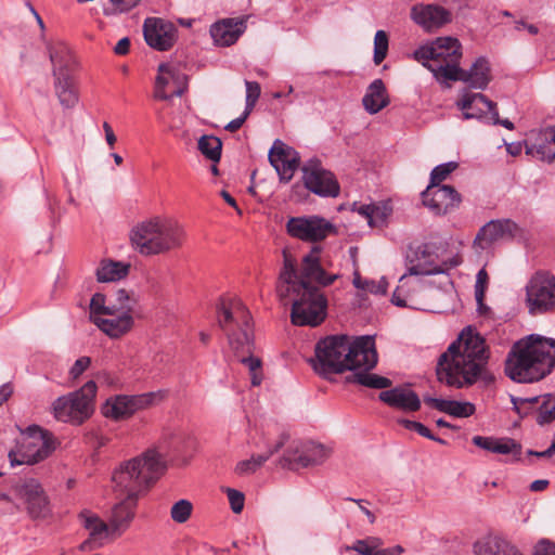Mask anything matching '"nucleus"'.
I'll return each mask as SVG.
<instances>
[{
	"mask_svg": "<svg viewBox=\"0 0 555 555\" xmlns=\"http://www.w3.org/2000/svg\"><path fill=\"white\" fill-rule=\"evenodd\" d=\"M167 470L166 450L147 448L141 454L121 462L112 473L113 489L126 496L114 504L107 517L113 538L121 537L131 526L140 495L150 490Z\"/></svg>",
	"mask_w": 555,
	"mask_h": 555,
	"instance_id": "obj_1",
	"label": "nucleus"
},
{
	"mask_svg": "<svg viewBox=\"0 0 555 555\" xmlns=\"http://www.w3.org/2000/svg\"><path fill=\"white\" fill-rule=\"evenodd\" d=\"M487 362L485 339L470 328L464 330L439 357L437 377L450 387H468L481 376Z\"/></svg>",
	"mask_w": 555,
	"mask_h": 555,
	"instance_id": "obj_2",
	"label": "nucleus"
},
{
	"mask_svg": "<svg viewBox=\"0 0 555 555\" xmlns=\"http://www.w3.org/2000/svg\"><path fill=\"white\" fill-rule=\"evenodd\" d=\"M276 294L283 305H292L291 320L297 326H318L326 318L327 299L317 287L298 280L296 259L283 251V268Z\"/></svg>",
	"mask_w": 555,
	"mask_h": 555,
	"instance_id": "obj_3",
	"label": "nucleus"
},
{
	"mask_svg": "<svg viewBox=\"0 0 555 555\" xmlns=\"http://www.w3.org/2000/svg\"><path fill=\"white\" fill-rule=\"evenodd\" d=\"M555 369V339L539 334L527 335L509 349L504 372L516 383H535Z\"/></svg>",
	"mask_w": 555,
	"mask_h": 555,
	"instance_id": "obj_4",
	"label": "nucleus"
},
{
	"mask_svg": "<svg viewBox=\"0 0 555 555\" xmlns=\"http://www.w3.org/2000/svg\"><path fill=\"white\" fill-rule=\"evenodd\" d=\"M218 324L228 336L231 348L237 354L242 353L240 361L248 367L253 386H259L262 382L261 361L250 354L253 349L250 314L241 299L236 297L221 299Z\"/></svg>",
	"mask_w": 555,
	"mask_h": 555,
	"instance_id": "obj_5",
	"label": "nucleus"
},
{
	"mask_svg": "<svg viewBox=\"0 0 555 555\" xmlns=\"http://www.w3.org/2000/svg\"><path fill=\"white\" fill-rule=\"evenodd\" d=\"M185 230L177 220L155 216L138 222L129 233L132 248L142 256H156L182 247Z\"/></svg>",
	"mask_w": 555,
	"mask_h": 555,
	"instance_id": "obj_6",
	"label": "nucleus"
},
{
	"mask_svg": "<svg viewBox=\"0 0 555 555\" xmlns=\"http://www.w3.org/2000/svg\"><path fill=\"white\" fill-rule=\"evenodd\" d=\"M414 59L429 69L440 81H456L462 59V44L456 38L440 37L414 51Z\"/></svg>",
	"mask_w": 555,
	"mask_h": 555,
	"instance_id": "obj_7",
	"label": "nucleus"
},
{
	"mask_svg": "<svg viewBox=\"0 0 555 555\" xmlns=\"http://www.w3.org/2000/svg\"><path fill=\"white\" fill-rule=\"evenodd\" d=\"M459 263L442 241L424 243L416 247L412 256H408L409 274L415 276L446 273Z\"/></svg>",
	"mask_w": 555,
	"mask_h": 555,
	"instance_id": "obj_8",
	"label": "nucleus"
},
{
	"mask_svg": "<svg viewBox=\"0 0 555 555\" xmlns=\"http://www.w3.org/2000/svg\"><path fill=\"white\" fill-rule=\"evenodd\" d=\"M98 386L88 380L80 389L59 397L52 404L54 417L63 423L80 425L94 411Z\"/></svg>",
	"mask_w": 555,
	"mask_h": 555,
	"instance_id": "obj_9",
	"label": "nucleus"
},
{
	"mask_svg": "<svg viewBox=\"0 0 555 555\" xmlns=\"http://www.w3.org/2000/svg\"><path fill=\"white\" fill-rule=\"evenodd\" d=\"M55 439L51 433L39 426H29L22 433L16 450L9 453L12 466L33 465L47 459L55 450Z\"/></svg>",
	"mask_w": 555,
	"mask_h": 555,
	"instance_id": "obj_10",
	"label": "nucleus"
},
{
	"mask_svg": "<svg viewBox=\"0 0 555 555\" xmlns=\"http://www.w3.org/2000/svg\"><path fill=\"white\" fill-rule=\"evenodd\" d=\"M313 370L323 376L347 370L348 336H328L315 346V357L309 360Z\"/></svg>",
	"mask_w": 555,
	"mask_h": 555,
	"instance_id": "obj_11",
	"label": "nucleus"
},
{
	"mask_svg": "<svg viewBox=\"0 0 555 555\" xmlns=\"http://www.w3.org/2000/svg\"><path fill=\"white\" fill-rule=\"evenodd\" d=\"M526 304L531 314L555 309V276L545 271L534 273L526 285Z\"/></svg>",
	"mask_w": 555,
	"mask_h": 555,
	"instance_id": "obj_12",
	"label": "nucleus"
},
{
	"mask_svg": "<svg viewBox=\"0 0 555 555\" xmlns=\"http://www.w3.org/2000/svg\"><path fill=\"white\" fill-rule=\"evenodd\" d=\"M285 228L288 235L308 243L321 242L336 232L330 220L318 215L291 217Z\"/></svg>",
	"mask_w": 555,
	"mask_h": 555,
	"instance_id": "obj_13",
	"label": "nucleus"
},
{
	"mask_svg": "<svg viewBox=\"0 0 555 555\" xmlns=\"http://www.w3.org/2000/svg\"><path fill=\"white\" fill-rule=\"evenodd\" d=\"M302 181L307 190L321 197H337L340 186L335 176L319 159H309L302 166Z\"/></svg>",
	"mask_w": 555,
	"mask_h": 555,
	"instance_id": "obj_14",
	"label": "nucleus"
},
{
	"mask_svg": "<svg viewBox=\"0 0 555 555\" xmlns=\"http://www.w3.org/2000/svg\"><path fill=\"white\" fill-rule=\"evenodd\" d=\"M188 88V76L175 64L162 63L154 85V98L167 101L181 96Z\"/></svg>",
	"mask_w": 555,
	"mask_h": 555,
	"instance_id": "obj_15",
	"label": "nucleus"
},
{
	"mask_svg": "<svg viewBox=\"0 0 555 555\" xmlns=\"http://www.w3.org/2000/svg\"><path fill=\"white\" fill-rule=\"evenodd\" d=\"M162 399L156 392L143 393L140 396H115L109 398L102 408L105 417L122 420L131 416L138 410L145 409L153 404L155 399Z\"/></svg>",
	"mask_w": 555,
	"mask_h": 555,
	"instance_id": "obj_16",
	"label": "nucleus"
},
{
	"mask_svg": "<svg viewBox=\"0 0 555 555\" xmlns=\"http://www.w3.org/2000/svg\"><path fill=\"white\" fill-rule=\"evenodd\" d=\"M321 251L322 247L313 246L310 251L302 257L300 273L298 272L299 281H305L307 284L314 282L325 287L332 285L339 278V273L328 272L326 270L330 263L321 258Z\"/></svg>",
	"mask_w": 555,
	"mask_h": 555,
	"instance_id": "obj_17",
	"label": "nucleus"
},
{
	"mask_svg": "<svg viewBox=\"0 0 555 555\" xmlns=\"http://www.w3.org/2000/svg\"><path fill=\"white\" fill-rule=\"evenodd\" d=\"M331 454V449L313 441L299 443L284 454L281 463L284 467H307L323 463Z\"/></svg>",
	"mask_w": 555,
	"mask_h": 555,
	"instance_id": "obj_18",
	"label": "nucleus"
},
{
	"mask_svg": "<svg viewBox=\"0 0 555 555\" xmlns=\"http://www.w3.org/2000/svg\"><path fill=\"white\" fill-rule=\"evenodd\" d=\"M377 364V351L373 336H360L348 339L347 370L370 371Z\"/></svg>",
	"mask_w": 555,
	"mask_h": 555,
	"instance_id": "obj_19",
	"label": "nucleus"
},
{
	"mask_svg": "<svg viewBox=\"0 0 555 555\" xmlns=\"http://www.w3.org/2000/svg\"><path fill=\"white\" fill-rule=\"evenodd\" d=\"M422 198L423 204L435 215L448 214L461 203V195L451 185H428Z\"/></svg>",
	"mask_w": 555,
	"mask_h": 555,
	"instance_id": "obj_20",
	"label": "nucleus"
},
{
	"mask_svg": "<svg viewBox=\"0 0 555 555\" xmlns=\"http://www.w3.org/2000/svg\"><path fill=\"white\" fill-rule=\"evenodd\" d=\"M518 231L517 223L511 219L491 220L478 231L474 240V246L479 249H487L496 242L515 237Z\"/></svg>",
	"mask_w": 555,
	"mask_h": 555,
	"instance_id": "obj_21",
	"label": "nucleus"
},
{
	"mask_svg": "<svg viewBox=\"0 0 555 555\" xmlns=\"http://www.w3.org/2000/svg\"><path fill=\"white\" fill-rule=\"evenodd\" d=\"M143 34L146 43L158 51L170 49L177 38L176 26L165 20L149 17L143 25Z\"/></svg>",
	"mask_w": 555,
	"mask_h": 555,
	"instance_id": "obj_22",
	"label": "nucleus"
},
{
	"mask_svg": "<svg viewBox=\"0 0 555 555\" xmlns=\"http://www.w3.org/2000/svg\"><path fill=\"white\" fill-rule=\"evenodd\" d=\"M269 162L276 170L280 180L288 182L299 165L298 153L281 140H275L270 152Z\"/></svg>",
	"mask_w": 555,
	"mask_h": 555,
	"instance_id": "obj_23",
	"label": "nucleus"
},
{
	"mask_svg": "<svg viewBox=\"0 0 555 555\" xmlns=\"http://www.w3.org/2000/svg\"><path fill=\"white\" fill-rule=\"evenodd\" d=\"M410 15L412 21L427 33L436 31L451 22V13L436 4H415Z\"/></svg>",
	"mask_w": 555,
	"mask_h": 555,
	"instance_id": "obj_24",
	"label": "nucleus"
},
{
	"mask_svg": "<svg viewBox=\"0 0 555 555\" xmlns=\"http://www.w3.org/2000/svg\"><path fill=\"white\" fill-rule=\"evenodd\" d=\"M79 518L83 527L89 531V539L80 544L81 551H92L102 546L107 539H114L108 521L105 522L88 511L81 512Z\"/></svg>",
	"mask_w": 555,
	"mask_h": 555,
	"instance_id": "obj_25",
	"label": "nucleus"
},
{
	"mask_svg": "<svg viewBox=\"0 0 555 555\" xmlns=\"http://www.w3.org/2000/svg\"><path fill=\"white\" fill-rule=\"evenodd\" d=\"M455 106L463 113V119H481L492 113L496 104L482 93H474L463 89Z\"/></svg>",
	"mask_w": 555,
	"mask_h": 555,
	"instance_id": "obj_26",
	"label": "nucleus"
},
{
	"mask_svg": "<svg viewBox=\"0 0 555 555\" xmlns=\"http://www.w3.org/2000/svg\"><path fill=\"white\" fill-rule=\"evenodd\" d=\"M245 29L243 18H224L211 25L210 36L216 44L229 47L237 41Z\"/></svg>",
	"mask_w": 555,
	"mask_h": 555,
	"instance_id": "obj_27",
	"label": "nucleus"
},
{
	"mask_svg": "<svg viewBox=\"0 0 555 555\" xmlns=\"http://www.w3.org/2000/svg\"><path fill=\"white\" fill-rule=\"evenodd\" d=\"M491 79L490 63L483 56L478 57L467 70L459 67L456 73V81H463L470 88L478 90H485Z\"/></svg>",
	"mask_w": 555,
	"mask_h": 555,
	"instance_id": "obj_28",
	"label": "nucleus"
},
{
	"mask_svg": "<svg viewBox=\"0 0 555 555\" xmlns=\"http://www.w3.org/2000/svg\"><path fill=\"white\" fill-rule=\"evenodd\" d=\"M94 324L111 338H119L131 331L134 325L132 314L106 313L94 317Z\"/></svg>",
	"mask_w": 555,
	"mask_h": 555,
	"instance_id": "obj_29",
	"label": "nucleus"
},
{
	"mask_svg": "<svg viewBox=\"0 0 555 555\" xmlns=\"http://www.w3.org/2000/svg\"><path fill=\"white\" fill-rule=\"evenodd\" d=\"M473 443L489 452L508 455L511 457L509 461L512 462L519 461L521 455V446L514 439L507 437L496 438L475 436L473 437Z\"/></svg>",
	"mask_w": 555,
	"mask_h": 555,
	"instance_id": "obj_30",
	"label": "nucleus"
},
{
	"mask_svg": "<svg viewBox=\"0 0 555 555\" xmlns=\"http://www.w3.org/2000/svg\"><path fill=\"white\" fill-rule=\"evenodd\" d=\"M379 399L389 406L403 411L414 412L421 408L418 396L406 387H396L390 390H384L379 393Z\"/></svg>",
	"mask_w": 555,
	"mask_h": 555,
	"instance_id": "obj_31",
	"label": "nucleus"
},
{
	"mask_svg": "<svg viewBox=\"0 0 555 555\" xmlns=\"http://www.w3.org/2000/svg\"><path fill=\"white\" fill-rule=\"evenodd\" d=\"M526 154L552 163L555 159V126L542 130L534 143L527 144Z\"/></svg>",
	"mask_w": 555,
	"mask_h": 555,
	"instance_id": "obj_32",
	"label": "nucleus"
},
{
	"mask_svg": "<svg viewBox=\"0 0 555 555\" xmlns=\"http://www.w3.org/2000/svg\"><path fill=\"white\" fill-rule=\"evenodd\" d=\"M48 50L52 63L53 78L69 76V70L75 64V59L69 47L64 42L57 41L50 44Z\"/></svg>",
	"mask_w": 555,
	"mask_h": 555,
	"instance_id": "obj_33",
	"label": "nucleus"
},
{
	"mask_svg": "<svg viewBox=\"0 0 555 555\" xmlns=\"http://www.w3.org/2000/svg\"><path fill=\"white\" fill-rule=\"evenodd\" d=\"M476 555H524L522 552L509 541L499 537H487L474 544Z\"/></svg>",
	"mask_w": 555,
	"mask_h": 555,
	"instance_id": "obj_34",
	"label": "nucleus"
},
{
	"mask_svg": "<svg viewBox=\"0 0 555 555\" xmlns=\"http://www.w3.org/2000/svg\"><path fill=\"white\" fill-rule=\"evenodd\" d=\"M364 109L369 114H377L389 104L386 86L382 79L373 80L362 99Z\"/></svg>",
	"mask_w": 555,
	"mask_h": 555,
	"instance_id": "obj_35",
	"label": "nucleus"
},
{
	"mask_svg": "<svg viewBox=\"0 0 555 555\" xmlns=\"http://www.w3.org/2000/svg\"><path fill=\"white\" fill-rule=\"evenodd\" d=\"M130 271V263L113 259H102L95 270L100 283L117 282L125 279Z\"/></svg>",
	"mask_w": 555,
	"mask_h": 555,
	"instance_id": "obj_36",
	"label": "nucleus"
},
{
	"mask_svg": "<svg viewBox=\"0 0 555 555\" xmlns=\"http://www.w3.org/2000/svg\"><path fill=\"white\" fill-rule=\"evenodd\" d=\"M288 436L283 434L273 447H270L263 454L253 455L250 459L243 460L236 464L235 473L237 475H249L261 467L274 453L282 449L287 441Z\"/></svg>",
	"mask_w": 555,
	"mask_h": 555,
	"instance_id": "obj_37",
	"label": "nucleus"
},
{
	"mask_svg": "<svg viewBox=\"0 0 555 555\" xmlns=\"http://www.w3.org/2000/svg\"><path fill=\"white\" fill-rule=\"evenodd\" d=\"M425 403L431 408L454 417H468L475 413V405L467 401L444 400L438 398H425Z\"/></svg>",
	"mask_w": 555,
	"mask_h": 555,
	"instance_id": "obj_38",
	"label": "nucleus"
},
{
	"mask_svg": "<svg viewBox=\"0 0 555 555\" xmlns=\"http://www.w3.org/2000/svg\"><path fill=\"white\" fill-rule=\"evenodd\" d=\"M54 91L64 108H73L77 105L79 94L70 75L54 78Z\"/></svg>",
	"mask_w": 555,
	"mask_h": 555,
	"instance_id": "obj_39",
	"label": "nucleus"
},
{
	"mask_svg": "<svg viewBox=\"0 0 555 555\" xmlns=\"http://www.w3.org/2000/svg\"><path fill=\"white\" fill-rule=\"evenodd\" d=\"M112 313H128L133 315L138 299L133 292L119 288L109 296Z\"/></svg>",
	"mask_w": 555,
	"mask_h": 555,
	"instance_id": "obj_40",
	"label": "nucleus"
},
{
	"mask_svg": "<svg viewBox=\"0 0 555 555\" xmlns=\"http://www.w3.org/2000/svg\"><path fill=\"white\" fill-rule=\"evenodd\" d=\"M410 276L408 271L399 279V285L391 297V302L397 307H408V299L411 298L412 292L420 285L417 280H411Z\"/></svg>",
	"mask_w": 555,
	"mask_h": 555,
	"instance_id": "obj_41",
	"label": "nucleus"
},
{
	"mask_svg": "<svg viewBox=\"0 0 555 555\" xmlns=\"http://www.w3.org/2000/svg\"><path fill=\"white\" fill-rule=\"evenodd\" d=\"M352 284L357 289L373 295H385L389 286L386 278L383 276L377 281L363 279L358 270L353 272Z\"/></svg>",
	"mask_w": 555,
	"mask_h": 555,
	"instance_id": "obj_42",
	"label": "nucleus"
},
{
	"mask_svg": "<svg viewBox=\"0 0 555 555\" xmlns=\"http://www.w3.org/2000/svg\"><path fill=\"white\" fill-rule=\"evenodd\" d=\"M222 142L215 135H202L198 140L199 152L211 162H219Z\"/></svg>",
	"mask_w": 555,
	"mask_h": 555,
	"instance_id": "obj_43",
	"label": "nucleus"
},
{
	"mask_svg": "<svg viewBox=\"0 0 555 555\" xmlns=\"http://www.w3.org/2000/svg\"><path fill=\"white\" fill-rule=\"evenodd\" d=\"M14 492L18 499L25 504L28 503L33 498H36L43 492L40 483L35 479H26L17 482L14 486Z\"/></svg>",
	"mask_w": 555,
	"mask_h": 555,
	"instance_id": "obj_44",
	"label": "nucleus"
},
{
	"mask_svg": "<svg viewBox=\"0 0 555 555\" xmlns=\"http://www.w3.org/2000/svg\"><path fill=\"white\" fill-rule=\"evenodd\" d=\"M354 380L362 386L374 389H385L391 385V380L389 378L369 373V371L356 373Z\"/></svg>",
	"mask_w": 555,
	"mask_h": 555,
	"instance_id": "obj_45",
	"label": "nucleus"
},
{
	"mask_svg": "<svg viewBox=\"0 0 555 555\" xmlns=\"http://www.w3.org/2000/svg\"><path fill=\"white\" fill-rule=\"evenodd\" d=\"M26 507L33 518H44L50 514L49 501L44 491L26 503Z\"/></svg>",
	"mask_w": 555,
	"mask_h": 555,
	"instance_id": "obj_46",
	"label": "nucleus"
},
{
	"mask_svg": "<svg viewBox=\"0 0 555 555\" xmlns=\"http://www.w3.org/2000/svg\"><path fill=\"white\" fill-rule=\"evenodd\" d=\"M192 511V503L189 500L181 499L171 506L170 517L178 524H184L190 519Z\"/></svg>",
	"mask_w": 555,
	"mask_h": 555,
	"instance_id": "obj_47",
	"label": "nucleus"
},
{
	"mask_svg": "<svg viewBox=\"0 0 555 555\" xmlns=\"http://www.w3.org/2000/svg\"><path fill=\"white\" fill-rule=\"evenodd\" d=\"M106 313H112L109 299L101 293L94 294L90 301V320L94 323L95 315L105 317Z\"/></svg>",
	"mask_w": 555,
	"mask_h": 555,
	"instance_id": "obj_48",
	"label": "nucleus"
},
{
	"mask_svg": "<svg viewBox=\"0 0 555 555\" xmlns=\"http://www.w3.org/2000/svg\"><path fill=\"white\" fill-rule=\"evenodd\" d=\"M555 420V397L546 395L539 408L537 421L540 425H544Z\"/></svg>",
	"mask_w": 555,
	"mask_h": 555,
	"instance_id": "obj_49",
	"label": "nucleus"
},
{
	"mask_svg": "<svg viewBox=\"0 0 555 555\" xmlns=\"http://www.w3.org/2000/svg\"><path fill=\"white\" fill-rule=\"evenodd\" d=\"M457 167L455 162H449L444 164H440L436 166L430 173V183L428 185L438 186L440 183L446 180L451 172H453Z\"/></svg>",
	"mask_w": 555,
	"mask_h": 555,
	"instance_id": "obj_50",
	"label": "nucleus"
},
{
	"mask_svg": "<svg viewBox=\"0 0 555 555\" xmlns=\"http://www.w3.org/2000/svg\"><path fill=\"white\" fill-rule=\"evenodd\" d=\"M388 51V36L384 30H377L374 37V63L380 64Z\"/></svg>",
	"mask_w": 555,
	"mask_h": 555,
	"instance_id": "obj_51",
	"label": "nucleus"
},
{
	"mask_svg": "<svg viewBox=\"0 0 555 555\" xmlns=\"http://www.w3.org/2000/svg\"><path fill=\"white\" fill-rule=\"evenodd\" d=\"M358 212L367 220L370 227L376 225L384 218L382 209L376 205H362Z\"/></svg>",
	"mask_w": 555,
	"mask_h": 555,
	"instance_id": "obj_52",
	"label": "nucleus"
},
{
	"mask_svg": "<svg viewBox=\"0 0 555 555\" xmlns=\"http://www.w3.org/2000/svg\"><path fill=\"white\" fill-rule=\"evenodd\" d=\"M246 87V105L245 109L248 113H251L253 108L256 105L261 92L260 85L256 81L245 80Z\"/></svg>",
	"mask_w": 555,
	"mask_h": 555,
	"instance_id": "obj_53",
	"label": "nucleus"
},
{
	"mask_svg": "<svg viewBox=\"0 0 555 555\" xmlns=\"http://www.w3.org/2000/svg\"><path fill=\"white\" fill-rule=\"evenodd\" d=\"M91 359L89 357H80L75 361L68 372L69 378L75 382L77 380L90 366Z\"/></svg>",
	"mask_w": 555,
	"mask_h": 555,
	"instance_id": "obj_54",
	"label": "nucleus"
},
{
	"mask_svg": "<svg viewBox=\"0 0 555 555\" xmlns=\"http://www.w3.org/2000/svg\"><path fill=\"white\" fill-rule=\"evenodd\" d=\"M231 509L235 514H240L244 508L245 496L244 494L235 489L227 488L225 490Z\"/></svg>",
	"mask_w": 555,
	"mask_h": 555,
	"instance_id": "obj_55",
	"label": "nucleus"
},
{
	"mask_svg": "<svg viewBox=\"0 0 555 555\" xmlns=\"http://www.w3.org/2000/svg\"><path fill=\"white\" fill-rule=\"evenodd\" d=\"M488 284V273L485 268L480 269L476 275L475 297L478 302H481L485 297L486 287Z\"/></svg>",
	"mask_w": 555,
	"mask_h": 555,
	"instance_id": "obj_56",
	"label": "nucleus"
},
{
	"mask_svg": "<svg viewBox=\"0 0 555 555\" xmlns=\"http://www.w3.org/2000/svg\"><path fill=\"white\" fill-rule=\"evenodd\" d=\"M534 555H555V543L548 540H541L534 547Z\"/></svg>",
	"mask_w": 555,
	"mask_h": 555,
	"instance_id": "obj_57",
	"label": "nucleus"
},
{
	"mask_svg": "<svg viewBox=\"0 0 555 555\" xmlns=\"http://www.w3.org/2000/svg\"><path fill=\"white\" fill-rule=\"evenodd\" d=\"M347 550L356 551L358 555H374L375 551L369 546L364 540H357L352 546H347Z\"/></svg>",
	"mask_w": 555,
	"mask_h": 555,
	"instance_id": "obj_58",
	"label": "nucleus"
},
{
	"mask_svg": "<svg viewBox=\"0 0 555 555\" xmlns=\"http://www.w3.org/2000/svg\"><path fill=\"white\" fill-rule=\"evenodd\" d=\"M414 431H416L418 435L427 438V439H430V440H434V441H437L438 443L440 444H446L447 441L441 439V438H438L436 436H434L430 430L425 426L423 425L422 423L417 422L416 423V426H415V429Z\"/></svg>",
	"mask_w": 555,
	"mask_h": 555,
	"instance_id": "obj_59",
	"label": "nucleus"
},
{
	"mask_svg": "<svg viewBox=\"0 0 555 555\" xmlns=\"http://www.w3.org/2000/svg\"><path fill=\"white\" fill-rule=\"evenodd\" d=\"M249 115H250V113L244 111L240 117L228 122L225 125L224 129L230 132H234V131L238 130L243 126V124L245 122V120L247 119V117Z\"/></svg>",
	"mask_w": 555,
	"mask_h": 555,
	"instance_id": "obj_60",
	"label": "nucleus"
},
{
	"mask_svg": "<svg viewBox=\"0 0 555 555\" xmlns=\"http://www.w3.org/2000/svg\"><path fill=\"white\" fill-rule=\"evenodd\" d=\"M119 12H128L134 7L138 5V3L141 0H109Z\"/></svg>",
	"mask_w": 555,
	"mask_h": 555,
	"instance_id": "obj_61",
	"label": "nucleus"
},
{
	"mask_svg": "<svg viewBox=\"0 0 555 555\" xmlns=\"http://www.w3.org/2000/svg\"><path fill=\"white\" fill-rule=\"evenodd\" d=\"M346 500L356 502L359 506V509L367 517L369 521L371 524H374L376 518L375 515L366 507V501L365 500H356L351 498H347Z\"/></svg>",
	"mask_w": 555,
	"mask_h": 555,
	"instance_id": "obj_62",
	"label": "nucleus"
},
{
	"mask_svg": "<svg viewBox=\"0 0 555 555\" xmlns=\"http://www.w3.org/2000/svg\"><path fill=\"white\" fill-rule=\"evenodd\" d=\"M130 40L127 37L121 38L115 46L114 52L118 55H125L129 52Z\"/></svg>",
	"mask_w": 555,
	"mask_h": 555,
	"instance_id": "obj_63",
	"label": "nucleus"
},
{
	"mask_svg": "<svg viewBox=\"0 0 555 555\" xmlns=\"http://www.w3.org/2000/svg\"><path fill=\"white\" fill-rule=\"evenodd\" d=\"M403 551L404 550L401 545H396L388 548L377 550L374 555H401Z\"/></svg>",
	"mask_w": 555,
	"mask_h": 555,
	"instance_id": "obj_64",
	"label": "nucleus"
}]
</instances>
